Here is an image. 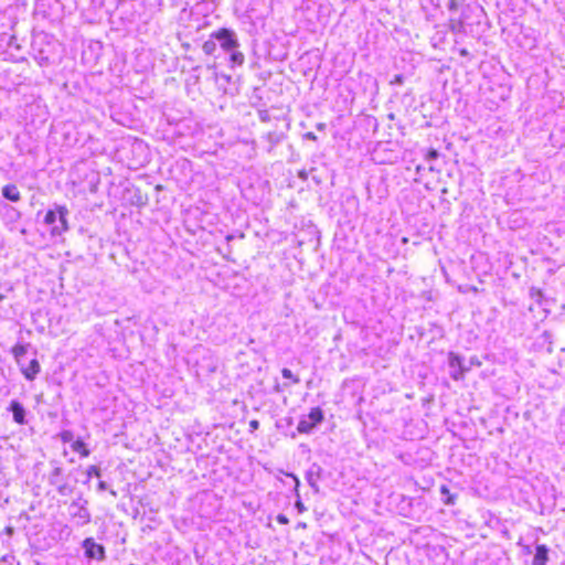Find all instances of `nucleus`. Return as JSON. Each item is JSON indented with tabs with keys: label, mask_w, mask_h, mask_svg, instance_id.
I'll use <instances>...</instances> for the list:
<instances>
[{
	"label": "nucleus",
	"mask_w": 565,
	"mask_h": 565,
	"mask_svg": "<svg viewBox=\"0 0 565 565\" xmlns=\"http://www.w3.org/2000/svg\"><path fill=\"white\" fill-rule=\"evenodd\" d=\"M281 374L285 379H292L294 380V383H297L298 380L297 379H294V375H292V372L289 370V369H284L281 371Z\"/></svg>",
	"instance_id": "aec40b11"
},
{
	"label": "nucleus",
	"mask_w": 565,
	"mask_h": 565,
	"mask_svg": "<svg viewBox=\"0 0 565 565\" xmlns=\"http://www.w3.org/2000/svg\"><path fill=\"white\" fill-rule=\"evenodd\" d=\"M440 492H441V494L445 495V499H444L445 504L450 505L456 502L457 495L452 494L447 486H441Z\"/></svg>",
	"instance_id": "4468645a"
},
{
	"label": "nucleus",
	"mask_w": 565,
	"mask_h": 565,
	"mask_svg": "<svg viewBox=\"0 0 565 565\" xmlns=\"http://www.w3.org/2000/svg\"><path fill=\"white\" fill-rule=\"evenodd\" d=\"M482 13L481 8L466 6L459 17H450L449 29L456 34H473L478 31Z\"/></svg>",
	"instance_id": "f257e3e1"
},
{
	"label": "nucleus",
	"mask_w": 565,
	"mask_h": 565,
	"mask_svg": "<svg viewBox=\"0 0 565 565\" xmlns=\"http://www.w3.org/2000/svg\"><path fill=\"white\" fill-rule=\"evenodd\" d=\"M276 520L280 524H288L289 523L288 518L286 515H284V514H278Z\"/></svg>",
	"instance_id": "412c9836"
},
{
	"label": "nucleus",
	"mask_w": 565,
	"mask_h": 565,
	"mask_svg": "<svg viewBox=\"0 0 565 565\" xmlns=\"http://www.w3.org/2000/svg\"><path fill=\"white\" fill-rule=\"evenodd\" d=\"M2 195L11 202H18L21 199L20 191L18 190L17 185H14V184L4 185L2 188Z\"/></svg>",
	"instance_id": "1a4fd4ad"
},
{
	"label": "nucleus",
	"mask_w": 565,
	"mask_h": 565,
	"mask_svg": "<svg viewBox=\"0 0 565 565\" xmlns=\"http://www.w3.org/2000/svg\"><path fill=\"white\" fill-rule=\"evenodd\" d=\"M324 127H326V125H324V124H322V122H320V124H318V125H317V129H318V130H323V129H324Z\"/></svg>",
	"instance_id": "a878e982"
},
{
	"label": "nucleus",
	"mask_w": 565,
	"mask_h": 565,
	"mask_svg": "<svg viewBox=\"0 0 565 565\" xmlns=\"http://www.w3.org/2000/svg\"><path fill=\"white\" fill-rule=\"evenodd\" d=\"M10 409L13 414L14 422L19 425H23L25 423L23 406L18 401H12Z\"/></svg>",
	"instance_id": "6e6552de"
},
{
	"label": "nucleus",
	"mask_w": 565,
	"mask_h": 565,
	"mask_svg": "<svg viewBox=\"0 0 565 565\" xmlns=\"http://www.w3.org/2000/svg\"><path fill=\"white\" fill-rule=\"evenodd\" d=\"M439 157V153L437 150L435 149H430L428 150V152L426 153V160L427 161H433V160H436L437 158Z\"/></svg>",
	"instance_id": "6ab92c4d"
},
{
	"label": "nucleus",
	"mask_w": 565,
	"mask_h": 565,
	"mask_svg": "<svg viewBox=\"0 0 565 565\" xmlns=\"http://www.w3.org/2000/svg\"><path fill=\"white\" fill-rule=\"evenodd\" d=\"M212 38L220 43L225 52L234 51L239 46L235 32L225 28L214 32Z\"/></svg>",
	"instance_id": "39448f33"
},
{
	"label": "nucleus",
	"mask_w": 565,
	"mask_h": 565,
	"mask_svg": "<svg viewBox=\"0 0 565 565\" xmlns=\"http://www.w3.org/2000/svg\"><path fill=\"white\" fill-rule=\"evenodd\" d=\"M324 418L323 412L320 407H313L310 409L308 416L299 420L297 425V431L300 434L310 433L318 424Z\"/></svg>",
	"instance_id": "20e7f679"
},
{
	"label": "nucleus",
	"mask_w": 565,
	"mask_h": 565,
	"mask_svg": "<svg viewBox=\"0 0 565 565\" xmlns=\"http://www.w3.org/2000/svg\"><path fill=\"white\" fill-rule=\"evenodd\" d=\"M395 83H398V84H401V83H402V76H401V75H397V76L395 77Z\"/></svg>",
	"instance_id": "bb28decb"
},
{
	"label": "nucleus",
	"mask_w": 565,
	"mask_h": 565,
	"mask_svg": "<svg viewBox=\"0 0 565 565\" xmlns=\"http://www.w3.org/2000/svg\"><path fill=\"white\" fill-rule=\"evenodd\" d=\"M461 54H462V55H466V54H467V51H466V50H462V51H461Z\"/></svg>",
	"instance_id": "cd10ccee"
},
{
	"label": "nucleus",
	"mask_w": 565,
	"mask_h": 565,
	"mask_svg": "<svg viewBox=\"0 0 565 565\" xmlns=\"http://www.w3.org/2000/svg\"><path fill=\"white\" fill-rule=\"evenodd\" d=\"M40 371V364L36 360H31L29 365L23 369V373L28 379H33Z\"/></svg>",
	"instance_id": "f8f14e48"
},
{
	"label": "nucleus",
	"mask_w": 565,
	"mask_h": 565,
	"mask_svg": "<svg viewBox=\"0 0 565 565\" xmlns=\"http://www.w3.org/2000/svg\"><path fill=\"white\" fill-rule=\"evenodd\" d=\"M448 362L450 367V374L454 379L462 376L463 373L468 371L471 366L481 365L480 360L476 355L470 356V359L467 361L465 358H461L460 355L452 352L449 353Z\"/></svg>",
	"instance_id": "7ed1b4c3"
},
{
	"label": "nucleus",
	"mask_w": 565,
	"mask_h": 565,
	"mask_svg": "<svg viewBox=\"0 0 565 565\" xmlns=\"http://www.w3.org/2000/svg\"><path fill=\"white\" fill-rule=\"evenodd\" d=\"M215 49H216V43L214 41L210 40V41L204 42V44H203V51L209 55L213 54Z\"/></svg>",
	"instance_id": "f3484780"
},
{
	"label": "nucleus",
	"mask_w": 565,
	"mask_h": 565,
	"mask_svg": "<svg viewBox=\"0 0 565 565\" xmlns=\"http://www.w3.org/2000/svg\"><path fill=\"white\" fill-rule=\"evenodd\" d=\"M60 438L63 443H70V444H72L73 441L76 440V439H74V435L71 430L61 431Z\"/></svg>",
	"instance_id": "dca6fc26"
},
{
	"label": "nucleus",
	"mask_w": 565,
	"mask_h": 565,
	"mask_svg": "<svg viewBox=\"0 0 565 565\" xmlns=\"http://www.w3.org/2000/svg\"><path fill=\"white\" fill-rule=\"evenodd\" d=\"M548 561V550L545 545H537L533 558V565H546Z\"/></svg>",
	"instance_id": "0eeeda50"
},
{
	"label": "nucleus",
	"mask_w": 565,
	"mask_h": 565,
	"mask_svg": "<svg viewBox=\"0 0 565 565\" xmlns=\"http://www.w3.org/2000/svg\"><path fill=\"white\" fill-rule=\"evenodd\" d=\"M264 138L267 140V142L269 145L268 151H271L273 148L281 141V135L274 132V131L266 134V136Z\"/></svg>",
	"instance_id": "ddd939ff"
},
{
	"label": "nucleus",
	"mask_w": 565,
	"mask_h": 565,
	"mask_svg": "<svg viewBox=\"0 0 565 565\" xmlns=\"http://www.w3.org/2000/svg\"><path fill=\"white\" fill-rule=\"evenodd\" d=\"M86 473H87L88 477H97V478H99L100 475H102L100 473V469L97 466H94V465L89 466L87 468V472Z\"/></svg>",
	"instance_id": "a211bd4d"
},
{
	"label": "nucleus",
	"mask_w": 565,
	"mask_h": 565,
	"mask_svg": "<svg viewBox=\"0 0 565 565\" xmlns=\"http://www.w3.org/2000/svg\"><path fill=\"white\" fill-rule=\"evenodd\" d=\"M305 138L309 139V140H313V141L317 140V136L313 132H311V131L307 132L305 135Z\"/></svg>",
	"instance_id": "b1692460"
},
{
	"label": "nucleus",
	"mask_w": 565,
	"mask_h": 565,
	"mask_svg": "<svg viewBox=\"0 0 565 565\" xmlns=\"http://www.w3.org/2000/svg\"><path fill=\"white\" fill-rule=\"evenodd\" d=\"M447 7L449 11H456L458 9V2L456 0H450Z\"/></svg>",
	"instance_id": "4be33fe9"
},
{
	"label": "nucleus",
	"mask_w": 565,
	"mask_h": 565,
	"mask_svg": "<svg viewBox=\"0 0 565 565\" xmlns=\"http://www.w3.org/2000/svg\"><path fill=\"white\" fill-rule=\"evenodd\" d=\"M98 489H99V490H106V482L100 481V482L98 483Z\"/></svg>",
	"instance_id": "393cba45"
},
{
	"label": "nucleus",
	"mask_w": 565,
	"mask_h": 565,
	"mask_svg": "<svg viewBox=\"0 0 565 565\" xmlns=\"http://www.w3.org/2000/svg\"><path fill=\"white\" fill-rule=\"evenodd\" d=\"M258 426H259L258 420L253 419V420H250V422H249V427H250L253 430L257 429V428H258Z\"/></svg>",
	"instance_id": "5701e85b"
},
{
	"label": "nucleus",
	"mask_w": 565,
	"mask_h": 565,
	"mask_svg": "<svg viewBox=\"0 0 565 565\" xmlns=\"http://www.w3.org/2000/svg\"><path fill=\"white\" fill-rule=\"evenodd\" d=\"M85 556L90 559L103 561L105 558V547L96 543L94 539L87 537L83 541Z\"/></svg>",
	"instance_id": "423d86ee"
},
{
	"label": "nucleus",
	"mask_w": 565,
	"mask_h": 565,
	"mask_svg": "<svg viewBox=\"0 0 565 565\" xmlns=\"http://www.w3.org/2000/svg\"><path fill=\"white\" fill-rule=\"evenodd\" d=\"M68 210L65 206L57 205L55 210H50L44 216V223L51 225V235L60 236L68 231L67 217Z\"/></svg>",
	"instance_id": "f03ea898"
},
{
	"label": "nucleus",
	"mask_w": 565,
	"mask_h": 565,
	"mask_svg": "<svg viewBox=\"0 0 565 565\" xmlns=\"http://www.w3.org/2000/svg\"><path fill=\"white\" fill-rule=\"evenodd\" d=\"M28 349V344H17L13 347L12 352L19 364H23Z\"/></svg>",
	"instance_id": "9b49d317"
},
{
	"label": "nucleus",
	"mask_w": 565,
	"mask_h": 565,
	"mask_svg": "<svg viewBox=\"0 0 565 565\" xmlns=\"http://www.w3.org/2000/svg\"><path fill=\"white\" fill-rule=\"evenodd\" d=\"M230 60H231L232 65L241 66L244 64L245 56L242 52L234 50V51H231Z\"/></svg>",
	"instance_id": "2eb2a0df"
},
{
	"label": "nucleus",
	"mask_w": 565,
	"mask_h": 565,
	"mask_svg": "<svg viewBox=\"0 0 565 565\" xmlns=\"http://www.w3.org/2000/svg\"><path fill=\"white\" fill-rule=\"evenodd\" d=\"M71 448L73 451L77 452L82 458H87L90 454L87 444L81 438L73 441L71 444Z\"/></svg>",
	"instance_id": "9d476101"
}]
</instances>
